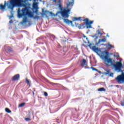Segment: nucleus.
Returning a JSON list of instances; mask_svg holds the SVG:
<instances>
[{
	"mask_svg": "<svg viewBox=\"0 0 124 124\" xmlns=\"http://www.w3.org/2000/svg\"><path fill=\"white\" fill-rule=\"evenodd\" d=\"M107 36L108 37H109V36L108 35V34H107Z\"/></svg>",
	"mask_w": 124,
	"mask_h": 124,
	"instance_id": "obj_37",
	"label": "nucleus"
},
{
	"mask_svg": "<svg viewBox=\"0 0 124 124\" xmlns=\"http://www.w3.org/2000/svg\"><path fill=\"white\" fill-rule=\"evenodd\" d=\"M24 23L26 22V19L23 20Z\"/></svg>",
	"mask_w": 124,
	"mask_h": 124,
	"instance_id": "obj_36",
	"label": "nucleus"
},
{
	"mask_svg": "<svg viewBox=\"0 0 124 124\" xmlns=\"http://www.w3.org/2000/svg\"><path fill=\"white\" fill-rule=\"evenodd\" d=\"M26 83H27L28 84V85H29V86H31V83H30V80H29V79H28V78L26 79Z\"/></svg>",
	"mask_w": 124,
	"mask_h": 124,
	"instance_id": "obj_24",
	"label": "nucleus"
},
{
	"mask_svg": "<svg viewBox=\"0 0 124 124\" xmlns=\"http://www.w3.org/2000/svg\"><path fill=\"white\" fill-rule=\"evenodd\" d=\"M72 20L74 22L75 21H80V22H82V21H83V20H82V17H73Z\"/></svg>",
	"mask_w": 124,
	"mask_h": 124,
	"instance_id": "obj_11",
	"label": "nucleus"
},
{
	"mask_svg": "<svg viewBox=\"0 0 124 124\" xmlns=\"http://www.w3.org/2000/svg\"><path fill=\"white\" fill-rule=\"evenodd\" d=\"M9 23L10 24H12L13 23V21L12 20H11L10 21H9Z\"/></svg>",
	"mask_w": 124,
	"mask_h": 124,
	"instance_id": "obj_31",
	"label": "nucleus"
},
{
	"mask_svg": "<svg viewBox=\"0 0 124 124\" xmlns=\"http://www.w3.org/2000/svg\"><path fill=\"white\" fill-rule=\"evenodd\" d=\"M26 1H28V0H10V3L12 7H22L25 5L23 3Z\"/></svg>",
	"mask_w": 124,
	"mask_h": 124,
	"instance_id": "obj_3",
	"label": "nucleus"
},
{
	"mask_svg": "<svg viewBox=\"0 0 124 124\" xmlns=\"http://www.w3.org/2000/svg\"><path fill=\"white\" fill-rule=\"evenodd\" d=\"M98 34H100V35H102V33L100 32V31L98 30Z\"/></svg>",
	"mask_w": 124,
	"mask_h": 124,
	"instance_id": "obj_28",
	"label": "nucleus"
},
{
	"mask_svg": "<svg viewBox=\"0 0 124 124\" xmlns=\"http://www.w3.org/2000/svg\"><path fill=\"white\" fill-rule=\"evenodd\" d=\"M31 111H29L26 115V118H31Z\"/></svg>",
	"mask_w": 124,
	"mask_h": 124,
	"instance_id": "obj_21",
	"label": "nucleus"
},
{
	"mask_svg": "<svg viewBox=\"0 0 124 124\" xmlns=\"http://www.w3.org/2000/svg\"><path fill=\"white\" fill-rule=\"evenodd\" d=\"M78 29H81V28H84L85 24L78 25Z\"/></svg>",
	"mask_w": 124,
	"mask_h": 124,
	"instance_id": "obj_20",
	"label": "nucleus"
},
{
	"mask_svg": "<svg viewBox=\"0 0 124 124\" xmlns=\"http://www.w3.org/2000/svg\"><path fill=\"white\" fill-rule=\"evenodd\" d=\"M112 75H113V73H111L110 74V76H112Z\"/></svg>",
	"mask_w": 124,
	"mask_h": 124,
	"instance_id": "obj_34",
	"label": "nucleus"
},
{
	"mask_svg": "<svg viewBox=\"0 0 124 124\" xmlns=\"http://www.w3.org/2000/svg\"><path fill=\"white\" fill-rule=\"evenodd\" d=\"M7 3H9V1H7Z\"/></svg>",
	"mask_w": 124,
	"mask_h": 124,
	"instance_id": "obj_42",
	"label": "nucleus"
},
{
	"mask_svg": "<svg viewBox=\"0 0 124 124\" xmlns=\"http://www.w3.org/2000/svg\"><path fill=\"white\" fill-rule=\"evenodd\" d=\"M115 80H116L117 82H118V83H124V77L123 75V74L118 76L117 77L115 78Z\"/></svg>",
	"mask_w": 124,
	"mask_h": 124,
	"instance_id": "obj_6",
	"label": "nucleus"
},
{
	"mask_svg": "<svg viewBox=\"0 0 124 124\" xmlns=\"http://www.w3.org/2000/svg\"><path fill=\"white\" fill-rule=\"evenodd\" d=\"M7 51H8L9 53H10L13 51V49L10 46H8L7 48Z\"/></svg>",
	"mask_w": 124,
	"mask_h": 124,
	"instance_id": "obj_14",
	"label": "nucleus"
},
{
	"mask_svg": "<svg viewBox=\"0 0 124 124\" xmlns=\"http://www.w3.org/2000/svg\"><path fill=\"white\" fill-rule=\"evenodd\" d=\"M109 73H110V71L109 70H107V72L104 73V74H105V75H109Z\"/></svg>",
	"mask_w": 124,
	"mask_h": 124,
	"instance_id": "obj_25",
	"label": "nucleus"
},
{
	"mask_svg": "<svg viewBox=\"0 0 124 124\" xmlns=\"http://www.w3.org/2000/svg\"><path fill=\"white\" fill-rule=\"evenodd\" d=\"M78 25H79V24H76V26H77Z\"/></svg>",
	"mask_w": 124,
	"mask_h": 124,
	"instance_id": "obj_41",
	"label": "nucleus"
},
{
	"mask_svg": "<svg viewBox=\"0 0 124 124\" xmlns=\"http://www.w3.org/2000/svg\"><path fill=\"white\" fill-rule=\"evenodd\" d=\"M18 11H20V8H18Z\"/></svg>",
	"mask_w": 124,
	"mask_h": 124,
	"instance_id": "obj_40",
	"label": "nucleus"
},
{
	"mask_svg": "<svg viewBox=\"0 0 124 124\" xmlns=\"http://www.w3.org/2000/svg\"><path fill=\"white\" fill-rule=\"evenodd\" d=\"M22 14H20L19 15L20 16H27V15H28V16H30L31 15V12H30V10H29V8H28V7L27 6H25V7L24 8H23L21 10Z\"/></svg>",
	"mask_w": 124,
	"mask_h": 124,
	"instance_id": "obj_4",
	"label": "nucleus"
},
{
	"mask_svg": "<svg viewBox=\"0 0 124 124\" xmlns=\"http://www.w3.org/2000/svg\"><path fill=\"white\" fill-rule=\"evenodd\" d=\"M24 120L26 122H31V118H30V117L25 118H24Z\"/></svg>",
	"mask_w": 124,
	"mask_h": 124,
	"instance_id": "obj_19",
	"label": "nucleus"
},
{
	"mask_svg": "<svg viewBox=\"0 0 124 124\" xmlns=\"http://www.w3.org/2000/svg\"><path fill=\"white\" fill-rule=\"evenodd\" d=\"M92 49L93 50V51H94V52H98V50H99L98 47H96L95 46H93Z\"/></svg>",
	"mask_w": 124,
	"mask_h": 124,
	"instance_id": "obj_13",
	"label": "nucleus"
},
{
	"mask_svg": "<svg viewBox=\"0 0 124 124\" xmlns=\"http://www.w3.org/2000/svg\"><path fill=\"white\" fill-rule=\"evenodd\" d=\"M86 68H88V67H86Z\"/></svg>",
	"mask_w": 124,
	"mask_h": 124,
	"instance_id": "obj_43",
	"label": "nucleus"
},
{
	"mask_svg": "<svg viewBox=\"0 0 124 124\" xmlns=\"http://www.w3.org/2000/svg\"><path fill=\"white\" fill-rule=\"evenodd\" d=\"M33 8H36V7H37V2H34L33 3Z\"/></svg>",
	"mask_w": 124,
	"mask_h": 124,
	"instance_id": "obj_22",
	"label": "nucleus"
},
{
	"mask_svg": "<svg viewBox=\"0 0 124 124\" xmlns=\"http://www.w3.org/2000/svg\"><path fill=\"white\" fill-rule=\"evenodd\" d=\"M5 111L7 113H11V110H10V109H9L8 108H6Z\"/></svg>",
	"mask_w": 124,
	"mask_h": 124,
	"instance_id": "obj_23",
	"label": "nucleus"
},
{
	"mask_svg": "<svg viewBox=\"0 0 124 124\" xmlns=\"http://www.w3.org/2000/svg\"><path fill=\"white\" fill-rule=\"evenodd\" d=\"M20 78V75L19 74L15 75L13 78H12V80L13 81H18L19 78Z\"/></svg>",
	"mask_w": 124,
	"mask_h": 124,
	"instance_id": "obj_8",
	"label": "nucleus"
},
{
	"mask_svg": "<svg viewBox=\"0 0 124 124\" xmlns=\"http://www.w3.org/2000/svg\"><path fill=\"white\" fill-rule=\"evenodd\" d=\"M26 105V103H22L20 104H19L18 105V107L19 108H22V107H24V106Z\"/></svg>",
	"mask_w": 124,
	"mask_h": 124,
	"instance_id": "obj_17",
	"label": "nucleus"
},
{
	"mask_svg": "<svg viewBox=\"0 0 124 124\" xmlns=\"http://www.w3.org/2000/svg\"><path fill=\"white\" fill-rule=\"evenodd\" d=\"M74 4V0H72V2L69 1H68V3L67 4V10L64 9L62 10V11L60 12H58V13H60L61 14L62 18H66L69 17V14L70 12V10H71V8H69V6H71L72 7L73 5Z\"/></svg>",
	"mask_w": 124,
	"mask_h": 124,
	"instance_id": "obj_2",
	"label": "nucleus"
},
{
	"mask_svg": "<svg viewBox=\"0 0 124 124\" xmlns=\"http://www.w3.org/2000/svg\"><path fill=\"white\" fill-rule=\"evenodd\" d=\"M64 23H65V24H67L68 25H69V24H71L72 25V21L71 20H69L68 19H63Z\"/></svg>",
	"mask_w": 124,
	"mask_h": 124,
	"instance_id": "obj_12",
	"label": "nucleus"
},
{
	"mask_svg": "<svg viewBox=\"0 0 124 124\" xmlns=\"http://www.w3.org/2000/svg\"><path fill=\"white\" fill-rule=\"evenodd\" d=\"M91 68L92 69V70H93V71H97V69L93 67H91Z\"/></svg>",
	"mask_w": 124,
	"mask_h": 124,
	"instance_id": "obj_26",
	"label": "nucleus"
},
{
	"mask_svg": "<svg viewBox=\"0 0 124 124\" xmlns=\"http://www.w3.org/2000/svg\"><path fill=\"white\" fill-rule=\"evenodd\" d=\"M123 63H124V62Z\"/></svg>",
	"mask_w": 124,
	"mask_h": 124,
	"instance_id": "obj_44",
	"label": "nucleus"
},
{
	"mask_svg": "<svg viewBox=\"0 0 124 124\" xmlns=\"http://www.w3.org/2000/svg\"><path fill=\"white\" fill-rule=\"evenodd\" d=\"M83 37H85L86 38V39H88V38L86 36H84Z\"/></svg>",
	"mask_w": 124,
	"mask_h": 124,
	"instance_id": "obj_35",
	"label": "nucleus"
},
{
	"mask_svg": "<svg viewBox=\"0 0 124 124\" xmlns=\"http://www.w3.org/2000/svg\"><path fill=\"white\" fill-rule=\"evenodd\" d=\"M102 55L104 56V63L107 66H113L116 71L118 72H123V70H122V67H123L122 61L120 60L119 62H115L116 64H115V60L108 57L109 52L106 50L103 51Z\"/></svg>",
	"mask_w": 124,
	"mask_h": 124,
	"instance_id": "obj_1",
	"label": "nucleus"
},
{
	"mask_svg": "<svg viewBox=\"0 0 124 124\" xmlns=\"http://www.w3.org/2000/svg\"><path fill=\"white\" fill-rule=\"evenodd\" d=\"M122 75H123V76L124 77V73H122Z\"/></svg>",
	"mask_w": 124,
	"mask_h": 124,
	"instance_id": "obj_38",
	"label": "nucleus"
},
{
	"mask_svg": "<svg viewBox=\"0 0 124 124\" xmlns=\"http://www.w3.org/2000/svg\"><path fill=\"white\" fill-rule=\"evenodd\" d=\"M53 1L54 2H57V0H53ZM58 6H59V8L61 11H62V2H61V0H58Z\"/></svg>",
	"mask_w": 124,
	"mask_h": 124,
	"instance_id": "obj_9",
	"label": "nucleus"
},
{
	"mask_svg": "<svg viewBox=\"0 0 124 124\" xmlns=\"http://www.w3.org/2000/svg\"><path fill=\"white\" fill-rule=\"evenodd\" d=\"M121 104L122 106H124V100L121 102Z\"/></svg>",
	"mask_w": 124,
	"mask_h": 124,
	"instance_id": "obj_27",
	"label": "nucleus"
},
{
	"mask_svg": "<svg viewBox=\"0 0 124 124\" xmlns=\"http://www.w3.org/2000/svg\"><path fill=\"white\" fill-rule=\"evenodd\" d=\"M107 47L108 49H112V48H114V46L110 44L109 43H108Z\"/></svg>",
	"mask_w": 124,
	"mask_h": 124,
	"instance_id": "obj_16",
	"label": "nucleus"
},
{
	"mask_svg": "<svg viewBox=\"0 0 124 124\" xmlns=\"http://www.w3.org/2000/svg\"><path fill=\"white\" fill-rule=\"evenodd\" d=\"M36 18H38V16H36Z\"/></svg>",
	"mask_w": 124,
	"mask_h": 124,
	"instance_id": "obj_39",
	"label": "nucleus"
},
{
	"mask_svg": "<svg viewBox=\"0 0 124 124\" xmlns=\"http://www.w3.org/2000/svg\"><path fill=\"white\" fill-rule=\"evenodd\" d=\"M6 5H8V3H6V1H4V5L2 4H0V10H5L6 8Z\"/></svg>",
	"mask_w": 124,
	"mask_h": 124,
	"instance_id": "obj_7",
	"label": "nucleus"
},
{
	"mask_svg": "<svg viewBox=\"0 0 124 124\" xmlns=\"http://www.w3.org/2000/svg\"><path fill=\"white\" fill-rule=\"evenodd\" d=\"M33 91H32V93H33V95H34V92H35V89L33 88Z\"/></svg>",
	"mask_w": 124,
	"mask_h": 124,
	"instance_id": "obj_30",
	"label": "nucleus"
},
{
	"mask_svg": "<svg viewBox=\"0 0 124 124\" xmlns=\"http://www.w3.org/2000/svg\"><path fill=\"white\" fill-rule=\"evenodd\" d=\"M94 36H95V37H96V38H97V37H97V34H96L94 35Z\"/></svg>",
	"mask_w": 124,
	"mask_h": 124,
	"instance_id": "obj_33",
	"label": "nucleus"
},
{
	"mask_svg": "<svg viewBox=\"0 0 124 124\" xmlns=\"http://www.w3.org/2000/svg\"><path fill=\"white\" fill-rule=\"evenodd\" d=\"M98 42H106V38H104L102 39H99Z\"/></svg>",
	"mask_w": 124,
	"mask_h": 124,
	"instance_id": "obj_18",
	"label": "nucleus"
},
{
	"mask_svg": "<svg viewBox=\"0 0 124 124\" xmlns=\"http://www.w3.org/2000/svg\"><path fill=\"white\" fill-rule=\"evenodd\" d=\"M81 66H85V65H88V62H87V60L85 59H83L81 63Z\"/></svg>",
	"mask_w": 124,
	"mask_h": 124,
	"instance_id": "obj_10",
	"label": "nucleus"
},
{
	"mask_svg": "<svg viewBox=\"0 0 124 124\" xmlns=\"http://www.w3.org/2000/svg\"><path fill=\"white\" fill-rule=\"evenodd\" d=\"M88 46L90 47V48H92V44H90Z\"/></svg>",
	"mask_w": 124,
	"mask_h": 124,
	"instance_id": "obj_32",
	"label": "nucleus"
},
{
	"mask_svg": "<svg viewBox=\"0 0 124 124\" xmlns=\"http://www.w3.org/2000/svg\"><path fill=\"white\" fill-rule=\"evenodd\" d=\"M83 22H85L86 29L92 28V24L93 23V21H89V18H85L83 20Z\"/></svg>",
	"mask_w": 124,
	"mask_h": 124,
	"instance_id": "obj_5",
	"label": "nucleus"
},
{
	"mask_svg": "<svg viewBox=\"0 0 124 124\" xmlns=\"http://www.w3.org/2000/svg\"><path fill=\"white\" fill-rule=\"evenodd\" d=\"M44 95L45 96H48V93H47V92H45Z\"/></svg>",
	"mask_w": 124,
	"mask_h": 124,
	"instance_id": "obj_29",
	"label": "nucleus"
},
{
	"mask_svg": "<svg viewBox=\"0 0 124 124\" xmlns=\"http://www.w3.org/2000/svg\"><path fill=\"white\" fill-rule=\"evenodd\" d=\"M97 91L98 92H106V89H105V88H104V87H102L98 89Z\"/></svg>",
	"mask_w": 124,
	"mask_h": 124,
	"instance_id": "obj_15",
	"label": "nucleus"
}]
</instances>
